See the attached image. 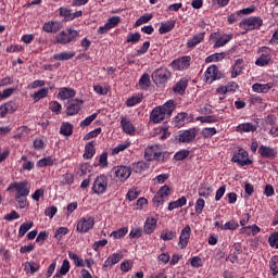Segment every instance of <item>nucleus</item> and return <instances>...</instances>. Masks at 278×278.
<instances>
[{
  "label": "nucleus",
  "instance_id": "nucleus-17",
  "mask_svg": "<svg viewBox=\"0 0 278 278\" xmlns=\"http://www.w3.org/2000/svg\"><path fill=\"white\" fill-rule=\"evenodd\" d=\"M42 29L43 31H46V34H58V31L62 29V22H58V21L46 22L42 26Z\"/></svg>",
  "mask_w": 278,
  "mask_h": 278
},
{
  "label": "nucleus",
  "instance_id": "nucleus-50",
  "mask_svg": "<svg viewBox=\"0 0 278 278\" xmlns=\"http://www.w3.org/2000/svg\"><path fill=\"white\" fill-rule=\"evenodd\" d=\"M119 23L121 16H112L108 20L106 27H109L110 29H114V27H117Z\"/></svg>",
  "mask_w": 278,
  "mask_h": 278
},
{
  "label": "nucleus",
  "instance_id": "nucleus-42",
  "mask_svg": "<svg viewBox=\"0 0 278 278\" xmlns=\"http://www.w3.org/2000/svg\"><path fill=\"white\" fill-rule=\"evenodd\" d=\"M55 164V161L51 156L43 157L37 162V166L39 168H46V166H53Z\"/></svg>",
  "mask_w": 278,
  "mask_h": 278
},
{
  "label": "nucleus",
  "instance_id": "nucleus-10",
  "mask_svg": "<svg viewBox=\"0 0 278 278\" xmlns=\"http://www.w3.org/2000/svg\"><path fill=\"white\" fill-rule=\"evenodd\" d=\"M108 190V176L105 175H100L96 178L93 186H92V191L94 194H103Z\"/></svg>",
  "mask_w": 278,
  "mask_h": 278
},
{
  "label": "nucleus",
  "instance_id": "nucleus-44",
  "mask_svg": "<svg viewBox=\"0 0 278 278\" xmlns=\"http://www.w3.org/2000/svg\"><path fill=\"white\" fill-rule=\"evenodd\" d=\"M240 225L236 220L227 222L225 225H220V229L224 231L230 230L236 231Z\"/></svg>",
  "mask_w": 278,
  "mask_h": 278
},
{
  "label": "nucleus",
  "instance_id": "nucleus-14",
  "mask_svg": "<svg viewBox=\"0 0 278 278\" xmlns=\"http://www.w3.org/2000/svg\"><path fill=\"white\" fill-rule=\"evenodd\" d=\"M192 233V228H190V225H187L180 232L178 247L184 250L186 247H188V243L190 242V236Z\"/></svg>",
  "mask_w": 278,
  "mask_h": 278
},
{
  "label": "nucleus",
  "instance_id": "nucleus-51",
  "mask_svg": "<svg viewBox=\"0 0 278 278\" xmlns=\"http://www.w3.org/2000/svg\"><path fill=\"white\" fill-rule=\"evenodd\" d=\"M124 236H127V228H119L111 232V238H114L115 240L124 238Z\"/></svg>",
  "mask_w": 278,
  "mask_h": 278
},
{
  "label": "nucleus",
  "instance_id": "nucleus-47",
  "mask_svg": "<svg viewBox=\"0 0 278 278\" xmlns=\"http://www.w3.org/2000/svg\"><path fill=\"white\" fill-rule=\"evenodd\" d=\"M73 181H75L73 174H64L61 178V186H72Z\"/></svg>",
  "mask_w": 278,
  "mask_h": 278
},
{
  "label": "nucleus",
  "instance_id": "nucleus-41",
  "mask_svg": "<svg viewBox=\"0 0 278 278\" xmlns=\"http://www.w3.org/2000/svg\"><path fill=\"white\" fill-rule=\"evenodd\" d=\"M68 257L70 260H73L75 266L84 268V266H86L84 264V258H80L79 255H77V253L75 252H68Z\"/></svg>",
  "mask_w": 278,
  "mask_h": 278
},
{
  "label": "nucleus",
  "instance_id": "nucleus-1",
  "mask_svg": "<svg viewBox=\"0 0 278 278\" xmlns=\"http://www.w3.org/2000/svg\"><path fill=\"white\" fill-rule=\"evenodd\" d=\"M175 112V101L168 100L163 105L156 106L150 114V121L154 124L162 123L166 118H170Z\"/></svg>",
  "mask_w": 278,
  "mask_h": 278
},
{
  "label": "nucleus",
  "instance_id": "nucleus-13",
  "mask_svg": "<svg viewBox=\"0 0 278 278\" xmlns=\"http://www.w3.org/2000/svg\"><path fill=\"white\" fill-rule=\"evenodd\" d=\"M258 53H261V56L256 60L255 65L266 66L270 62V48L262 47L260 48Z\"/></svg>",
  "mask_w": 278,
  "mask_h": 278
},
{
  "label": "nucleus",
  "instance_id": "nucleus-45",
  "mask_svg": "<svg viewBox=\"0 0 278 278\" xmlns=\"http://www.w3.org/2000/svg\"><path fill=\"white\" fill-rule=\"evenodd\" d=\"M153 18V14H143L142 16H140L136 23H135V27H140V25H144L146 23H149V21H151Z\"/></svg>",
  "mask_w": 278,
  "mask_h": 278
},
{
  "label": "nucleus",
  "instance_id": "nucleus-38",
  "mask_svg": "<svg viewBox=\"0 0 278 278\" xmlns=\"http://www.w3.org/2000/svg\"><path fill=\"white\" fill-rule=\"evenodd\" d=\"M242 64H244V60L238 59L235 62V65L232 67L231 77H238L242 73Z\"/></svg>",
  "mask_w": 278,
  "mask_h": 278
},
{
  "label": "nucleus",
  "instance_id": "nucleus-34",
  "mask_svg": "<svg viewBox=\"0 0 278 278\" xmlns=\"http://www.w3.org/2000/svg\"><path fill=\"white\" fill-rule=\"evenodd\" d=\"M75 52H60L53 55V60H58L59 62H64L67 60H73Z\"/></svg>",
  "mask_w": 278,
  "mask_h": 278
},
{
  "label": "nucleus",
  "instance_id": "nucleus-48",
  "mask_svg": "<svg viewBox=\"0 0 278 278\" xmlns=\"http://www.w3.org/2000/svg\"><path fill=\"white\" fill-rule=\"evenodd\" d=\"M186 88H188V81L180 80L174 87V92H178V94H184V92H186Z\"/></svg>",
  "mask_w": 278,
  "mask_h": 278
},
{
  "label": "nucleus",
  "instance_id": "nucleus-52",
  "mask_svg": "<svg viewBox=\"0 0 278 278\" xmlns=\"http://www.w3.org/2000/svg\"><path fill=\"white\" fill-rule=\"evenodd\" d=\"M270 270H273V275H278V256L275 255L269 261Z\"/></svg>",
  "mask_w": 278,
  "mask_h": 278
},
{
  "label": "nucleus",
  "instance_id": "nucleus-18",
  "mask_svg": "<svg viewBox=\"0 0 278 278\" xmlns=\"http://www.w3.org/2000/svg\"><path fill=\"white\" fill-rule=\"evenodd\" d=\"M121 126L124 134H128V136H134L136 134V127H134V124L131 123V121H129V118L122 117Z\"/></svg>",
  "mask_w": 278,
  "mask_h": 278
},
{
  "label": "nucleus",
  "instance_id": "nucleus-11",
  "mask_svg": "<svg viewBox=\"0 0 278 278\" xmlns=\"http://www.w3.org/2000/svg\"><path fill=\"white\" fill-rule=\"evenodd\" d=\"M231 162H235V164H238L239 166H249L252 164L249 159V152L244 149H239V152L233 154Z\"/></svg>",
  "mask_w": 278,
  "mask_h": 278
},
{
  "label": "nucleus",
  "instance_id": "nucleus-26",
  "mask_svg": "<svg viewBox=\"0 0 278 278\" xmlns=\"http://www.w3.org/2000/svg\"><path fill=\"white\" fill-rule=\"evenodd\" d=\"M270 88H273L271 84H260V83H255L252 86V90L253 92H258V93H266L270 91Z\"/></svg>",
  "mask_w": 278,
  "mask_h": 278
},
{
  "label": "nucleus",
  "instance_id": "nucleus-36",
  "mask_svg": "<svg viewBox=\"0 0 278 278\" xmlns=\"http://www.w3.org/2000/svg\"><path fill=\"white\" fill-rule=\"evenodd\" d=\"M60 134L61 136H65V137L73 136V126L71 125V123L68 122L62 123L60 128Z\"/></svg>",
  "mask_w": 278,
  "mask_h": 278
},
{
  "label": "nucleus",
  "instance_id": "nucleus-29",
  "mask_svg": "<svg viewBox=\"0 0 278 278\" xmlns=\"http://www.w3.org/2000/svg\"><path fill=\"white\" fill-rule=\"evenodd\" d=\"M94 143L93 142H88L85 146V153H84V157L85 160H92V157H94Z\"/></svg>",
  "mask_w": 278,
  "mask_h": 278
},
{
  "label": "nucleus",
  "instance_id": "nucleus-56",
  "mask_svg": "<svg viewBox=\"0 0 278 278\" xmlns=\"http://www.w3.org/2000/svg\"><path fill=\"white\" fill-rule=\"evenodd\" d=\"M49 108L51 112H54L55 114H60V112H62V104H60L58 101H51L49 103Z\"/></svg>",
  "mask_w": 278,
  "mask_h": 278
},
{
  "label": "nucleus",
  "instance_id": "nucleus-3",
  "mask_svg": "<svg viewBox=\"0 0 278 278\" xmlns=\"http://www.w3.org/2000/svg\"><path fill=\"white\" fill-rule=\"evenodd\" d=\"M79 33L73 28H66L62 30L60 34L55 36V43L56 45H71V42H75Z\"/></svg>",
  "mask_w": 278,
  "mask_h": 278
},
{
  "label": "nucleus",
  "instance_id": "nucleus-53",
  "mask_svg": "<svg viewBox=\"0 0 278 278\" xmlns=\"http://www.w3.org/2000/svg\"><path fill=\"white\" fill-rule=\"evenodd\" d=\"M142 98L139 96H132L126 101L127 108H134V105H138V103H141Z\"/></svg>",
  "mask_w": 278,
  "mask_h": 278
},
{
  "label": "nucleus",
  "instance_id": "nucleus-43",
  "mask_svg": "<svg viewBox=\"0 0 278 278\" xmlns=\"http://www.w3.org/2000/svg\"><path fill=\"white\" fill-rule=\"evenodd\" d=\"M0 110L2 111V116H5L7 112L12 114V112H16V104L14 102H8Z\"/></svg>",
  "mask_w": 278,
  "mask_h": 278
},
{
  "label": "nucleus",
  "instance_id": "nucleus-40",
  "mask_svg": "<svg viewBox=\"0 0 278 278\" xmlns=\"http://www.w3.org/2000/svg\"><path fill=\"white\" fill-rule=\"evenodd\" d=\"M29 136V128L27 126H21L17 128V132L13 136L14 140H21V138H25Z\"/></svg>",
  "mask_w": 278,
  "mask_h": 278
},
{
  "label": "nucleus",
  "instance_id": "nucleus-28",
  "mask_svg": "<svg viewBox=\"0 0 278 278\" xmlns=\"http://www.w3.org/2000/svg\"><path fill=\"white\" fill-rule=\"evenodd\" d=\"M186 203H188V200L186 199V197H181L180 199H178L174 202H169L168 211L173 212V210H177L178 207H184V205H186Z\"/></svg>",
  "mask_w": 278,
  "mask_h": 278
},
{
  "label": "nucleus",
  "instance_id": "nucleus-57",
  "mask_svg": "<svg viewBox=\"0 0 278 278\" xmlns=\"http://www.w3.org/2000/svg\"><path fill=\"white\" fill-rule=\"evenodd\" d=\"M97 116H99L98 113H93L90 116L86 117L81 123H80V127H88L89 125H91V123L97 118Z\"/></svg>",
  "mask_w": 278,
  "mask_h": 278
},
{
  "label": "nucleus",
  "instance_id": "nucleus-25",
  "mask_svg": "<svg viewBox=\"0 0 278 278\" xmlns=\"http://www.w3.org/2000/svg\"><path fill=\"white\" fill-rule=\"evenodd\" d=\"M77 94L74 89L63 87L60 89L58 97L61 98L62 101H66V99H73Z\"/></svg>",
  "mask_w": 278,
  "mask_h": 278
},
{
  "label": "nucleus",
  "instance_id": "nucleus-9",
  "mask_svg": "<svg viewBox=\"0 0 278 278\" xmlns=\"http://www.w3.org/2000/svg\"><path fill=\"white\" fill-rule=\"evenodd\" d=\"M59 14L63 18V23H68L71 21H75V18H80L83 16L84 12L83 11H76L73 13V10L70 8H64L61 7L59 8Z\"/></svg>",
  "mask_w": 278,
  "mask_h": 278
},
{
  "label": "nucleus",
  "instance_id": "nucleus-63",
  "mask_svg": "<svg viewBox=\"0 0 278 278\" xmlns=\"http://www.w3.org/2000/svg\"><path fill=\"white\" fill-rule=\"evenodd\" d=\"M268 242L270 247H275V249H278V232H274L269 236Z\"/></svg>",
  "mask_w": 278,
  "mask_h": 278
},
{
  "label": "nucleus",
  "instance_id": "nucleus-46",
  "mask_svg": "<svg viewBox=\"0 0 278 278\" xmlns=\"http://www.w3.org/2000/svg\"><path fill=\"white\" fill-rule=\"evenodd\" d=\"M33 227L34 222L22 224L18 230V237L23 238V236H25V233H27V231H29V229H31Z\"/></svg>",
  "mask_w": 278,
  "mask_h": 278
},
{
  "label": "nucleus",
  "instance_id": "nucleus-15",
  "mask_svg": "<svg viewBox=\"0 0 278 278\" xmlns=\"http://www.w3.org/2000/svg\"><path fill=\"white\" fill-rule=\"evenodd\" d=\"M81 105H84V100H71L70 105L66 108L67 116H75V114H78L79 110H81Z\"/></svg>",
  "mask_w": 278,
  "mask_h": 278
},
{
  "label": "nucleus",
  "instance_id": "nucleus-23",
  "mask_svg": "<svg viewBox=\"0 0 278 278\" xmlns=\"http://www.w3.org/2000/svg\"><path fill=\"white\" fill-rule=\"evenodd\" d=\"M258 153L262 157H277V150L268 146H261L258 148Z\"/></svg>",
  "mask_w": 278,
  "mask_h": 278
},
{
  "label": "nucleus",
  "instance_id": "nucleus-31",
  "mask_svg": "<svg viewBox=\"0 0 278 278\" xmlns=\"http://www.w3.org/2000/svg\"><path fill=\"white\" fill-rule=\"evenodd\" d=\"M160 238L161 240H164V242H168V240H175V238H177V231L165 229L161 232Z\"/></svg>",
  "mask_w": 278,
  "mask_h": 278
},
{
  "label": "nucleus",
  "instance_id": "nucleus-64",
  "mask_svg": "<svg viewBox=\"0 0 278 278\" xmlns=\"http://www.w3.org/2000/svg\"><path fill=\"white\" fill-rule=\"evenodd\" d=\"M45 197V189H37L31 195L33 201H40Z\"/></svg>",
  "mask_w": 278,
  "mask_h": 278
},
{
  "label": "nucleus",
  "instance_id": "nucleus-39",
  "mask_svg": "<svg viewBox=\"0 0 278 278\" xmlns=\"http://www.w3.org/2000/svg\"><path fill=\"white\" fill-rule=\"evenodd\" d=\"M233 38V35H224L223 37L218 38L214 45L215 49H218L220 47H225L227 42H229Z\"/></svg>",
  "mask_w": 278,
  "mask_h": 278
},
{
  "label": "nucleus",
  "instance_id": "nucleus-62",
  "mask_svg": "<svg viewBox=\"0 0 278 278\" xmlns=\"http://www.w3.org/2000/svg\"><path fill=\"white\" fill-rule=\"evenodd\" d=\"M202 136L203 138H212V136H216V128H203Z\"/></svg>",
  "mask_w": 278,
  "mask_h": 278
},
{
  "label": "nucleus",
  "instance_id": "nucleus-22",
  "mask_svg": "<svg viewBox=\"0 0 278 278\" xmlns=\"http://www.w3.org/2000/svg\"><path fill=\"white\" fill-rule=\"evenodd\" d=\"M121 260H123V254L114 253L106 258V261L103 264V268H112V266L118 264Z\"/></svg>",
  "mask_w": 278,
  "mask_h": 278
},
{
  "label": "nucleus",
  "instance_id": "nucleus-32",
  "mask_svg": "<svg viewBox=\"0 0 278 278\" xmlns=\"http://www.w3.org/2000/svg\"><path fill=\"white\" fill-rule=\"evenodd\" d=\"M46 97H49V88H41L37 92H34L31 98L37 103V101H40V99H46Z\"/></svg>",
  "mask_w": 278,
  "mask_h": 278
},
{
  "label": "nucleus",
  "instance_id": "nucleus-12",
  "mask_svg": "<svg viewBox=\"0 0 278 278\" xmlns=\"http://www.w3.org/2000/svg\"><path fill=\"white\" fill-rule=\"evenodd\" d=\"M222 78H223V74L218 72V66L216 65H211L210 67H207V70L204 73V80L207 84H212L216 81V79H222Z\"/></svg>",
  "mask_w": 278,
  "mask_h": 278
},
{
  "label": "nucleus",
  "instance_id": "nucleus-7",
  "mask_svg": "<svg viewBox=\"0 0 278 278\" xmlns=\"http://www.w3.org/2000/svg\"><path fill=\"white\" fill-rule=\"evenodd\" d=\"M94 227V217L91 216H86L81 217L76 226V231L79 233H88L90 229Z\"/></svg>",
  "mask_w": 278,
  "mask_h": 278
},
{
  "label": "nucleus",
  "instance_id": "nucleus-19",
  "mask_svg": "<svg viewBox=\"0 0 278 278\" xmlns=\"http://www.w3.org/2000/svg\"><path fill=\"white\" fill-rule=\"evenodd\" d=\"M212 192H214V188L207 182L201 184L198 189L199 197H203L204 199H210Z\"/></svg>",
  "mask_w": 278,
  "mask_h": 278
},
{
  "label": "nucleus",
  "instance_id": "nucleus-6",
  "mask_svg": "<svg viewBox=\"0 0 278 278\" xmlns=\"http://www.w3.org/2000/svg\"><path fill=\"white\" fill-rule=\"evenodd\" d=\"M15 190V197H29V182L27 180L20 182H12L9 185L7 191Z\"/></svg>",
  "mask_w": 278,
  "mask_h": 278
},
{
  "label": "nucleus",
  "instance_id": "nucleus-33",
  "mask_svg": "<svg viewBox=\"0 0 278 278\" xmlns=\"http://www.w3.org/2000/svg\"><path fill=\"white\" fill-rule=\"evenodd\" d=\"M24 269L26 273H30V275H34V273H38V270H40V264L35 262H26L24 264Z\"/></svg>",
  "mask_w": 278,
  "mask_h": 278
},
{
  "label": "nucleus",
  "instance_id": "nucleus-2",
  "mask_svg": "<svg viewBox=\"0 0 278 278\" xmlns=\"http://www.w3.org/2000/svg\"><path fill=\"white\" fill-rule=\"evenodd\" d=\"M166 155L167 153L162 152V147L159 144L147 147L144 151V159L148 160V162H164Z\"/></svg>",
  "mask_w": 278,
  "mask_h": 278
},
{
  "label": "nucleus",
  "instance_id": "nucleus-54",
  "mask_svg": "<svg viewBox=\"0 0 278 278\" xmlns=\"http://www.w3.org/2000/svg\"><path fill=\"white\" fill-rule=\"evenodd\" d=\"M140 38H142V36L140 35V33H135V34H129L127 37L126 42H130L131 45H136V42H140Z\"/></svg>",
  "mask_w": 278,
  "mask_h": 278
},
{
  "label": "nucleus",
  "instance_id": "nucleus-37",
  "mask_svg": "<svg viewBox=\"0 0 278 278\" xmlns=\"http://www.w3.org/2000/svg\"><path fill=\"white\" fill-rule=\"evenodd\" d=\"M226 55L227 54L225 52L214 53V54L208 55L205 59V62H206V64H210L212 62H222V60H225Z\"/></svg>",
  "mask_w": 278,
  "mask_h": 278
},
{
  "label": "nucleus",
  "instance_id": "nucleus-16",
  "mask_svg": "<svg viewBox=\"0 0 278 278\" xmlns=\"http://www.w3.org/2000/svg\"><path fill=\"white\" fill-rule=\"evenodd\" d=\"M191 60L192 59L190 56H182L180 59L174 60L172 66L176 71H186V68L190 67Z\"/></svg>",
  "mask_w": 278,
  "mask_h": 278
},
{
  "label": "nucleus",
  "instance_id": "nucleus-20",
  "mask_svg": "<svg viewBox=\"0 0 278 278\" xmlns=\"http://www.w3.org/2000/svg\"><path fill=\"white\" fill-rule=\"evenodd\" d=\"M155 227H157V219L148 217L143 226V231L148 236H151L155 231Z\"/></svg>",
  "mask_w": 278,
  "mask_h": 278
},
{
  "label": "nucleus",
  "instance_id": "nucleus-59",
  "mask_svg": "<svg viewBox=\"0 0 278 278\" xmlns=\"http://www.w3.org/2000/svg\"><path fill=\"white\" fill-rule=\"evenodd\" d=\"M205 207V200L199 198L195 202V214H202Z\"/></svg>",
  "mask_w": 278,
  "mask_h": 278
},
{
  "label": "nucleus",
  "instance_id": "nucleus-21",
  "mask_svg": "<svg viewBox=\"0 0 278 278\" xmlns=\"http://www.w3.org/2000/svg\"><path fill=\"white\" fill-rule=\"evenodd\" d=\"M204 39H205V33L197 34L187 41V48L194 49L197 45H201V42H203Z\"/></svg>",
  "mask_w": 278,
  "mask_h": 278
},
{
  "label": "nucleus",
  "instance_id": "nucleus-49",
  "mask_svg": "<svg viewBox=\"0 0 278 278\" xmlns=\"http://www.w3.org/2000/svg\"><path fill=\"white\" fill-rule=\"evenodd\" d=\"M15 201L17 202L20 210H25V207L29 205L27 195H15Z\"/></svg>",
  "mask_w": 278,
  "mask_h": 278
},
{
  "label": "nucleus",
  "instance_id": "nucleus-4",
  "mask_svg": "<svg viewBox=\"0 0 278 278\" xmlns=\"http://www.w3.org/2000/svg\"><path fill=\"white\" fill-rule=\"evenodd\" d=\"M111 177H113L114 181H127L131 177V168L123 165L113 167L111 169Z\"/></svg>",
  "mask_w": 278,
  "mask_h": 278
},
{
  "label": "nucleus",
  "instance_id": "nucleus-24",
  "mask_svg": "<svg viewBox=\"0 0 278 278\" xmlns=\"http://www.w3.org/2000/svg\"><path fill=\"white\" fill-rule=\"evenodd\" d=\"M197 138V131L194 130H185L179 135V142H192Z\"/></svg>",
  "mask_w": 278,
  "mask_h": 278
},
{
  "label": "nucleus",
  "instance_id": "nucleus-35",
  "mask_svg": "<svg viewBox=\"0 0 278 278\" xmlns=\"http://www.w3.org/2000/svg\"><path fill=\"white\" fill-rule=\"evenodd\" d=\"M175 21L162 23L159 28V33L163 35L168 34V31H173V29H175Z\"/></svg>",
  "mask_w": 278,
  "mask_h": 278
},
{
  "label": "nucleus",
  "instance_id": "nucleus-55",
  "mask_svg": "<svg viewBox=\"0 0 278 278\" xmlns=\"http://www.w3.org/2000/svg\"><path fill=\"white\" fill-rule=\"evenodd\" d=\"M188 155H190V151L189 150H180L178 151L175 155L174 159L177 162H181V160H186V157H188Z\"/></svg>",
  "mask_w": 278,
  "mask_h": 278
},
{
  "label": "nucleus",
  "instance_id": "nucleus-5",
  "mask_svg": "<svg viewBox=\"0 0 278 278\" xmlns=\"http://www.w3.org/2000/svg\"><path fill=\"white\" fill-rule=\"evenodd\" d=\"M264 25V20L260 16H252L249 18H244L239 23V27L244 29V31H253V29H260V27Z\"/></svg>",
  "mask_w": 278,
  "mask_h": 278
},
{
  "label": "nucleus",
  "instance_id": "nucleus-8",
  "mask_svg": "<svg viewBox=\"0 0 278 278\" xmlns=\"http://www.w3.org/2000/svg\"><path fill=\"white\" fill-rule=\"evenodd\" d=\"M152 79L156 86L166 84L170 79V71L166 68H159L152 73Z\"/></svg>",
  "mask_w": 278,
  "mask_h": 278
},
{
  "label": "nucleus",
  "instance_id": "nucleus-30",
  "mask_svg": "<svg viewBox=\"0 0 278 278\" xmlns=\"http://www.w3.org/2000/svg\"><path fill=\"white\" fill-rule=\"evenodd\" d=\"M147 168H149V163H147L144 161H139L137 163H134L132 167H131L134 173H137V174L144 173V170H147Z\"/></svg>",
  "mask_w": 278,
  "mask_h": 278
},
{
  "label": "nucleus",
  "instance_id": "nucleus-27",
  "mask_svg": "<svg viewBox=\"0 0 278 278\" xmlns=\"http://www.w3.org/2000/svg\"><path fill=\"white\" fill-rule=\"evenodd\" d=\"M237 131H240V134H248L249 131H257V126L251 123L241 124L237 127Z\"/></svg>",
  "mask_w": 278,
  "mask_h": 278
},
{
  "label": "nucleus",
  "instance_id": "nucleus-58",
  "mask_svg": "<svg viewBox=\"0 0 278 278\" xmlns=\"http://www.w3.org/2000/svg\"><path fill=\"white\" fill-rule=\"evenodd\" d=\"M157 193L165 198V199H168V197H170V187H168L167 185L161 187L157 191Z\"/></svg>",
  "mask_w": 278,
  "mask_h": 278
},
{
  "label": "nucleus",
  "instance_id": "nucleus-61",
  "mask_svg": "<svg viewBox=\"0 0 278 278\" xmlns=\"http://www.w3.org/2000/svg\"><path fill=\"white\" fill-rule=\"evenodd\" d=\"M198 121H200V123H208V124L218 122V119H216V116L214 115L201 116V117H198Z\"/></svg>",
  "mask_w": 278,
  "mask_h": 278
},
{
  "label": "nucleus",
  "instance_id": "nucleus-60",
  "mask_svg": "<svg viewBox=\"0 0 278 278\" xmlns=\"http://www.w3.org/2000/svg\"><path fill=\"white\" fill-rule=\"evenodd\" d=\"M150 84L151 78L149 77V74H143L139 79V86H143V88H149Z\"/></svg>",
  "mask_w": 278,
  "mask_h": 278
}]
</instances>
